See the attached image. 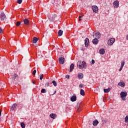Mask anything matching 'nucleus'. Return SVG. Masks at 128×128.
<instances>
[{
    "label": "nucleus",
    "instance_id": "37998d69",
    "mask_svg": "<svg viewBox=\"0 0 128 128\" xmlns=\"http://www.w3.org/2000/svg\"><path fill=\"white\" fill-rule=\"evenodd\" d=\"M126 40H128V34L126 36Z\"/></svg>",
    "mask_w": 128,
    "mask_h": 128
},
{
    "label": "nucleus",
    "instance_id": "c85d7f7f",
    "mask_svg": "<svg viewBox=\"0 0 128 128\" xmlns=\"http://www.w3.org/2000/svg\"><path fill=\"white\" fill-rule=\"evenodd\" d=\"M41 92H42V94H46V89H42L41 90Z\"/></svg>",
    "mask_w": 128,
    "mask_h": 128
},
{
    "label": "nucleus",
    "instance_id": "4be33fe9",
    "mask_svg": "<svg viewBox=\"0 0 128 128\" xmlns=\"http://www.w3.org/2000/svg\"><path fill=\"white\" fill-rule=\"evenodd\" d=\"M78 78L82 80L84 78V74L82 73H80L78 75Z\"/></svg>",
    "mask_w": 128,
    "mask_h": 128
},
{
    "label": "nucleus",
    "instance_id": "2eb2a0df",
    "mask_svg": "<svg viewBox=\"0 0 128 128\" xmlns=\"http://www.w3.org/2000/svg\"><path fill=\"white\" fill-rule=\"evenodd\" d=\"M99 52L100 54H104L106 51L104 48H100L99 50Z\"/></svg>",
    "mask_w": 128,
    "mask_h": 128
},
{
    "label": "nucleus",
    "instance_id": "dca6fc26",
    "mask_svg": "<svg viewBox=\"0 0 128 128\" xmlns=\"http://www.w3.org/2000/svg\"><path fill=\"white\" fill-rule=\"evenodd\" d=\"M124 61H122L121 62V66L119 70L120 72L122 70V68H124Z\"/></svg>",
    "mask_w": 128,
    "mask_h": 128
},
{
    "label": "nucleus",
    "instance_id": "423d86ee",
    "mask_svg": "<svg viewBox=\"0 0 128 128\" xmlns=\"http://www.w3.org/2000/svg\"><path fill=\"white\" fill-rule=\"evenodd\" d=\"M93 38H100V32H98L94 34H93Z\"/></svg>",
    "mask_w": 128,
    "mask_h": 128
},
{
    "label": "nucleus",
    "instance_id": "49530a36",
    "mask_svg": "<svg viewBox=\"0 0 128 128\" xmlns=\"http://www.w3.org/2000/svg\"><path fill=\"white\" fill-rule=\"evenodd\" d=\"M105 124H106V122H105Z\"/></svg>",
    "mask_w": 128,
    "mask_h": 128
},
{
    "label": "nucleus",
    "instance_id": "f8f14e48",
    "mask_svg": "<svg viewBox=\"0 0 128 128\" xmlns=\"http://www.w3.org/2000/svg\"><path fill=\"white\" fill-rule=\"evenodd\" d=\"M70 100L71 102H76V95H73L72 98H70Z\"/></svg>",
    "mask_w": 128,
    "mask_h": 128
},
{
    "label": "nucleus",
    "instance_id": "f257e3e1",
    "mask_svg": "<svg viewBox=\"0 0 128 128\" xmlns=\"http://www.w3.org/2000/svg\"><path fill=\"white\" fill-rule=\"evenodd\" d=\"M78 67L80 70H84V68H86V63L84 61L79 62L77 64Z\"/></svg>",
    "mask_w": 128,
    "mask_h": 128
},
{
    "label": "nucleus",
    "instance_id": "de8ad7c7",
    "mask_svg": "<svg viewBox=\"0 0 128 128\" xmlns=\"http://www.w3.org/2000/svg\"><path fill=\"white\" fill-rule=\"evenodd\" d=\"M33 84H34V82H33Z\"/></svg>",
    "mask_w": 128,
    "mask_h": 128
},
{
    "label": "nucleus",
    "instance_id": "4468645a",
    "mask_svg": "<svg viewBox=\"0 0 128 128\" xmlns=\"http://www.w3.org/2000/svg\"><path fill=\"white\" fill-rule=\"evenodd\" d=\"M38 38L36 37H34L32 40L33 44H36L38 42Z\"/></svg>",
    "mask_w": 128,
    "mask_h": 128
},
{
    "label": "nucleus",
    "instance_id": "473e14b6",
    "mask_svg": "<svg viewBox=\"0 0 128 128\" xmlns=\"http://www.w3.org/2000/svg\"><path fill=\"white\" fill-rule=\"evenodd\" d=\"M17 2H18V4H22V0H17Z\"/></svg>",
    "mask_w": 128,
    "mask_h": 128
},
{
    "label": "nucleus",
    "instance_id": "a18cd8bd",
    "mask_svg": "<svg viewBox=\"0 0 128 128\" xmlns=\"http://www.w3.org/2000/svg\"><path fill=\"white\" fill-rule=\"evenodd\" d=\"M126 126H128V123L127 124Z\"/></svg>",
    "mask_w": 128,
    "mask_h": 128
},
{
    "label": "nucleus",
    "instance_id": "7ed1b4c3",
    "mask_svg": "<svg viewBox=\"0 0 128 128\" xmlns=\"http://www.w3.org/2000/svg\"><path fill=\"white\" fill-rule=\"evenodd\" d=\"M92 8L94 12H95L96 14H98V6L96 5L92 6Z\"/></svg>",
    "mask_w": 128,
    "mask_h": 128
},
{
    "label": "nucleus",
    "instance_id": "aec40b11",
    "mask_svg": "<svg viewBox=\"0 0 128 128\" xmlns=\"http://www.w3.org/2000/svg\"><path fill=\"white\" fill-rule=\"evenodd\" d=\"M118 86H122V88L124 86L125 84L124 82H120L118 84Z\"/></svg>",
    "mask_w": 128,
    "mask_h": 128
},
{
    "label": "nucleus",
    "instance_id": "c756f323",
    "mask_svg": "<svg viewBox=\"0 0 128 128\" xmlns=\"http://www.w3.org/2000/svg\"><path fill=\"white\" fill-rule=\"evenodd\" d=\"M49 86H50V83H49L48 82H46L45 84V86H46V88L48 87Z\"/></svg>",
    "mask_w": 128,
    "mask_h": 128
},
{
    "label": "nucleus",
    "instance_id": "a878e982",
    "mask_svg": "<svg viewBox=\"0 0 128 128\" xmlns=\"http://www.w3.org/2000/svg\"><path fill=\"white\" fill-rule=\"evenodd\" d=\"M124 122H128V116H126L124 118Z\"/></svg>",
    "mask_w": 128,
    "mask_h": 128
},
{
    "label": "nucleus",
    "instance_id": "c03bdc74",
    "mask_svg": "<svg viewBox=\"0 0 128 128\" xmlns=\"http://www.w3.org/2000/svg\"><path fill=\"white\" fill-rule=\"evenodd\" d=\"M2 116V111L0 110V116Z\"/></svg>",
    "mask_w": 128,
    "mask_h": 128
},
{
    "label": "nucleus",
    "instance_id": "9b49d317",
    "mask_svg": "<svg viewBox=\"0 0 128 128\" xmlns=\"http://www.w3.org/2000/svg\"><path fill=\"white\" fill-rule=\"evenodd\" d=\"M24 22V24H26V26H28L30 24V20L26 18L23 20Z\"/></svg>",
    "mask_w": 128,
    "mask_h": 128
},
{
    "label": "nucleus",
    "instance_id": "58836bf2",
    "mask_svg": "<svg viewBox=\"0 0 128 128\" xmlns=\"http://www.w3.org/2000/svg\"><path fill=\"white\" fill-rule=\"evenodd\" d=\"M70 78V76L68 75L66 76V78Z\"/></svg>",
    "mask_w": 128,
    "mask_h": 128
},
{
    "label": "nucleus",
    "instance_id": "393cba45",
    "mask_svg": "<svg viewBox=\"0 0 128 128\" xmlns=\"http://www.w3.org/2000/svg\"><path fill=\"white\" fill-rule=\"evenodd\" d=\"M52 84H53L54 86H58V84H56V82L55 80H53L52 82Z\"/></svg>",
    "mask_w": 128,
    "mask_h": 128
},
{
    "label": "nucleus",
    "instance_id": "0eeeda50",
    "mask_svg": "<svg viewBox=\"0 0 128 128\" xmlns=\"http://www.w3.org/2000/svg\"><path fill=\"white\" fill-rule=\"evenodd\" d=\"M84 44L86 48H88L90 46V40L88 38L85 39Z\"/></svg>",
    "mask_w": 128,
    "mask_h": 128
},
{
    "label": "nucleus",
    "instance_id": "72a5a7b5",
    "mask_svg": "<svg viewBox=\"0 0 128 128\" xmlns=\"http://www.w3.org/2000/svg\"><path fill=\"white\" fill-rule=\"evenodd\" d=\"M44 78V74H40V80H42Z\"/></svg>",
    "mask_w": 128,
    "mask_h": 128
},
{
    "label": "nucleus",
    "instance_id": "20e7f679",
    "mask_svg": "<svg viewBox=\"0 0 128 128\" xmlns=\"http://www.w3.org/2000/svg\"><path fill=\"white\" fill-rule=\"evenodd\" d=\"M114 42H116V39L114 38H111L108 42V46H112L114 44Z\"/></svg>",
    "mask_w": 128,
    "mask_h": 128
},
{
    "label": "nucleus",
    "instance_id": "412c9836",
    "mask_svg": "<svg viewBox=\"0 0 128 128\" xmlns=\"http://www.w3.org/2000/svg\"><path fill=\"white\" fill-rule=\"evenodd\" d=\"M63 33H64V31H62V30H59L58 32V36H62Z\"/></svg>",
    "mask_w": 128,
    "mask_h": 128
},
{
    "label": "nucleus",
    "instance_id": "5701e85b",
    "mask_svg": "<svg viewBox=\"0 0 128 128\" xmlns=\"http://www.w3.org/2000/svg\"><path fill=\"white\" fill-rule=\"evenodd\" d=\"M104 92L106 93H108V92H110V88H104Z\"/></svg>",
    "mask_w": 128,
    "mask_h": 128
},
{
    "label": "nucleus",
    "instance_id": "e433bc0d",
    "mask_svg": "<svg viewBox=\"0 0 128 128\" xmlns=\"http://www.w3.org/2000/svg\"><path fill=\"white\" fill-rule=\"evenodd\" d=\"M94 62H95L94 60H92V64H94Z\"/></svg>",
    "mask_w": 128,
    "mask_h": 128
},
{
    "label": "nucleus",
    "instance_id": "39448f33",
    "mask_svg": "<svg viewBox=\"0 0 128 128\" xmlns=\"http://www.w3.org/2000/svg\"><path fill=\"white\" fill-rule=\"evenodd\" d=\"M0 20H6V14L2 12L0 14Z\"/></svg>",
    "mask_w": 128,
    "mask_h": 128
},
{
    "label": "nucleus",
    "instance_id": "c9c22d12",
    "mask_svg": "<svg viewBox=\"0 0 128 128\" xmlns=\"http://www.w3.org/2000/svg\"><path fill=\"white\" fill-rule=\"evenodd\" d=\"M79 88H84V84H80Z\"/></svg>",
    "mask_w": 128,
    "mask_h": 128
},
{
    "label": "nucleus",
    "instance_id": "2f4dec72",
    "mask_svg": "<svg viewBox=\"0 0 128 128\" xmlns=\"http://www.w3.org/2000/svg\"><path fill=\"white\" fill-rule=\"evenodd\" d=\"M16 26H20V22H19V21L17 22L16 24Z\"/></svg>",
    "mask_w": 128,
    "mask_h": 128
},
{
    "label": "nucleus",
    "instance_id": "6ab92c4d",
    "mask_svg": "<svg viewBox=\"0 0 128 128\" xmlns=\"http://www.w3.org/2000/svg\"><path fill=\"white\" fill-rule=\"evenodd\" d=\"M50 116L52 118H54V119L56 118V114H50Z\"/></svg>",
    "mask_w": 128,
    "mask_h": 128
},
{
    "label": "nucleus",
    "instance_id": "79ce46f5",
    "mask_svg": "<svg viewBox=\"0 0 128 128\" xmlns=\"http://www.w3.org/2000/svg\"><path fill=\"white\" fill-rule=\"evenodd\" d=\"M56 91H55L53 94H52V96H54L56 93Z\"/></svg>",
    "mask_w": 128,
    "mask_h": 128
},
{
    "label": "nucleus",
    "instance_id": "f03ea898",
    "mask_svg": "<svg viewBox=\"0 0 128 128\" xmlns=\"http://www.w3.org/2000/svg\"><path fill=\"white\" fill-rule=\"evenodd\" d=\"M120 96H121L122 100H126V96H128V92H120Z\"/></svg>",
    "mask_w": 128,
    "mask_h": 128
},
{
    "label": "nucleus",
    "instance_id": "cd10ccee",
    "mask_svg": "<svg viewBox=\"0 0 128 128\" xmlns=\"http://www.w3.org/2000/svg\"><path fill=\"white\" fill-rule=\"evenodd\" d=\"M18 75L16 74H14V75L12 76L13 80H16V78H18Z\"/></svg>",
    "mask_w": 128,
    "mask_h": 128
},
{
    "label": "nucleus",
    "instance_id": "a19ab883",
    "mask_svg": "<svg viewBox=\"0 0 128 128\" xmlns=\"http://www.w3.org/2000/svg\"><path fill=\"white\" fill-rule=\"evenodd\" d=\"M78 112H80V108H78Z\"/></svg>",
    "mask_w": 128,
    "mask_h": 128
},
{
    "label": "nucleus",
    "instance_id": "f704fd0d",
    "mask_svg": "<svg viewBox=\"0 0 128 128\" xmlns=\"http://www.w3.org/2000/svg\"><path fill=\"white\" fill-rule=\"evenodd\" d=\"M36 73V70H34V71L32 72L33 76H34Z\"/></svg>",
    "mask_w": 128,
    "mask_h": 128
},
{
    "label": "nucleus",
    "instance_id": "6e6552de",
    "mask_svg": "<svg viewBox=\"0 0 128 128\" xmlns=\"http://www.w3.org/2000/svg\"><path fill=\"white\" fill-rule=\"evenodd\" d=\"M60 64H64V58L60 57L58 58Z\"/></svg>",
    "mask_w": 128,
    "mask_h": 128
},
{
    "label": "nucleus",
    "instance_id": "7c9ffc66",
    "mask_svg": "<svg viewBox=\"0 0 128 128\" xmlns=\"http://www.w3.org/2000/svg\"><path fill=\"white\" fill-rule=\"evenodd\" d=\"M56 16V15H54L52 16V18H50V20H54V18Z\"/></svg>",
    "mask_w": 128,
    "mask_h": 128
},
{
    "label": "nucleus",
    "instance_id": "1a4fd4ad",
    "mask_svg": "<svg viewBox=\"0 0 128 128\" xmlns=\"http://www.w3.org/2000/svg\"><path fill=\"white\" fill-rule=\"evenodd\" d=\"M16 106H18V104H13V105L10 108V112H14V110L16 108Z\"/></svg>",
    "mask_w": 128,
    "mask_h": 128
},
{
    "label": "nucleus",
    "instance_id": "b1692460",
    "mask_svg": "<svg viewBox=\"0 0 128 128\" xmlns=\"http://www.w3.org/2000/svg\"><path fill=\"white\" fill-rule=\"evenodd\" d=\"M80 94H81V96H84L85 94H84V90L82 89H81L80 90Z\"/></svg>",
    "mask_w": 128,
    "mask_h": 128
},
{
    "label": "nucleus",
    "instance_id": "ddd939ff",
    "mask_svg": "<svg viewBox=\"0 0 128 128\" xmlns=\"http://www.w3.org/2000/svg\"><path fill=\"white\" fill-rule=\"evenodd\" d=\"M92 42L94 44H98V40L97 38H94Z\"/></svg>",
    "mask_w": 128,
    "mask_h": 128
},
{
    "label": "nucleus",
    "instance_id": "4c0bfd02",
    "mask_svg": "<svg viewBox=\"0 0 128 128\" xmlns=\"http://www.w3.org/2000/svg\"><path fill=\"white\" fill-rule=\"evenodd\" d=\"M82 18V16H79V20H78L79 22H80V20H82V18Z\"/></svg>",
    "mask_w": 128,
    "mask_h": 128
},
{
    "label": "nucleus",
    "instance_id": "9d476101",
    "mask_svg": "<svg viewBox=\"0 0 128 128\" xmlns=\"http://www.w3.org/2000/svg\"><path fill=\"white\" fill-rule=\"evenodd\" d=\"M120 2H118V1H115L114 2V7L116 8H118V6Z\"/></svg>",
    "mask_w": 128,
    "mask_h": 128
},
{
    "label": "nucleus",
    "instance_id": "f3484780",
    "mask_svg": "<svg viewBox=\"0 0 128 128\" xmlns=\"http://www.w3.org/2000/svg\"><path fill=\"white\" fill-rule=\"evenodd\" d=\"M92 124L94 126H98V120H94Z\"/></svg>",
    "mask_w": 128,
    "mask_h": 128
},
{
    "label": "nucleus",
    "instance_id": "bb28decb",
    "mask_svg": "<svg viewBox=\"0 0 128 128\" xmlns=\"http://www.w3.org/2000/svg\"><path fill=\"white\" fill-rule=\"evenodd\" d=\"M20 126H21L22 128H26V124H24V122H22L20 124Z\"/></svg>",
    "mask_w": 128,
    "mask_h": 128
},
{
    "label": "nucleus",
    "instance_id": "a211bd4d",
    "mask_svg": "<svg viewBox=\"0 0 128 128\" xmlns=\"http://www.w3.org/2000/svg\"><path fill=\"white\" fill-rule=\"evenodd\" d=\"M74 68V64H72L70 66V72H72Z\"/></svg>",
    "mask_w": 128,
    "mask_h": 128
},
{
    "label": "nucleus",
    "instance_id": "ea45409f",
    "mask_svg": "<svg viewBox=\"0 0 128 128\" xmlns=\"http://www.w3.org/2000/svg\"><path fill=\"white\" fill-rule=\"evenodd\" d=\"M2 29L0 28V34H2Z\"/></svg>",
    "mask_w": 128,
    "mask_h": 128
}]
</instances>
